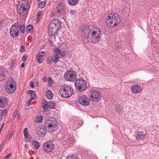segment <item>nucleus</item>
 I'll use <instances>...</instances> for the list:
<instances>
[{
	"mask_svg": "<svg viewBox=\"0 0 159 159\" xmlns=\"http://www.w3.org/2000/svg\"><path fill=\"white\" fill-rule=\"evenodd\" d=\"M76 11L75 10H70L69 11V13L71 15H74L75 14Z\"/></svg>",
	"mask_w": 159,
	"mask_h": 159,
	"instance_id": "obj_39",
	"label": "nucleus"
},
{
	"mask_svg": "<svg viewBox=\"0 0 159 159\" xmlns=\"http://www.w3.org/2000/svg\"><path fill=\"white\" fill-rule=\"evenodd\" d=\"M30 8V5L28 1H22L20 2L18 4L17 11L19 14L21 16H23L29 12Z\"/></svg>",
	"mask_w": 159,
	"mask_h": 159,
	"instance_id": "obj_3",
	"label": "nucleus"
},
{
	"mask_svg": "<svg viewBox=\"0 0 159 159\" xmlns=\"http://www.w3.org/2000/svg\"><path fill=\"white\" fill-rule=\"evenodd\" d=\"M44 151L47 152H51L54 148V144L52 142L48 141L45 142L43 145Z\"/></svg>",
	"mask_w": 159,
	"mask_h": 159,
	"instance_id": "obj_12",
	"label": "nucleus"
},
{
	"mask_svg": "<svg viewBox=\"0 0 159 159\" xmlns=\"http://www.w3.org/2000/svg\"><path fill=\"white\" fill-rule=\"evenodd\" d=\"M135 136L136 140L139 141L145 139L146 134L144 132L137 131L135 132Z\"/></svg>",
	"mask_w": 159,
	"mask_h": 159,
	"instance_id": "obj_18",
	"label": "nucleus"
},
{
	"mask_svg": "<svg viewBox=\"0 0 159 159\" xmlns=\"http://www.w3.org/2000/svg\"><path fill=\"white\" fill-rule=\"evenodd\" d=\"M47 80V78L46 76H44L42 78V80L43 82H46Z\"/></svg>",
	"mask_w": 159,
	"mask_h": 159,
	"instance_id": "obj_47",
	"label": "nucleus"
},
{
	"mask_svg": "<svg viewBox=\"0 0 159 159\" xmlns=\"http://www.w3.org/2000/svg\"><path fill=\"white\" fill-rule=\"evenodd\" d=\"M90 30H91V29H90L89 27V26L87 27L84 26L82 29V32L84 34H85L87 33L88 34Z\"/></svg>",
	"mask_w": 159,
	"mask_h": 159,
	"instance_id": "obj_27",
	"label": "nucleus"
},
{
	"mask_svg": "<svg viewBox=\"0 0 159 159\" xmlns=\"http://www.w3.org/2000/svg\"><path fill=\"white\" fill-rule=\"evenodd\" d=\"M14 134V131H11L10 133V134L7 137V138L8 139H10L12 137V136Z\"/></svg>",
	"mask_w": 159,
	"mask_h": 159,
	"instance_id": "obj_35",
	"label": "nucleus"
},
{
	"mask_svg": "<svg viewBox=\"0 0 159 159\" xmlns=\"http://www.w3.org/2000/svg\"><path fill=\"white\" fill-rule=\"evenodd\" d=\"M18 114V112L17 111H15L13 114V117L15 118V117Z\"/></svg>",
	"mask_w": 159,
	"mask_h": 159,
	"instance_id": "obj_43",
	"label": "nucleus"
},
{
	"mask_svg": "<svg viewBox=\"0 0 159 159\" xmlns=\"http://www.w3.org/2000/svg\"><path fill=\"white\" fill-rule=\"evenodd\" d=\"M1 149H0V151H1Z\"/></svg>",
	"mask_w": 159,
	"mask_h": 159,
	"instance_id": "obj_56",
	"label": "nucleus"
},
{
	"mask_svg": "<svg viewBox=\"0 0 159 159\" xmlns=\"http://www.w3.org/2000/svg\"><path fill=\"white\" fill-rule=\"evenodd\" d=\"M90 100L93 102H95L101 99V95L97 91L92 90L90 93Z\"/></svg>",
	"mask_w": 159,
	"mask_h": 159,
	"instance_id": "obj_11",
	"label": "nucleus"
},
{
	"mask_svg": "<svg viewBox=\"0 0 159 159\" xmlns=\"http://www.w3.org/2000/svg\"><path fill=\"white\" fill-rule=\"evenodd\" d=\"M73 90L70 86L64 85L61 87L59 90L61 96L64 98H68L71 97L73 93Z\"/></svg>",
	"mask_w": 159,
	"mask_h": 159,
	"instance_id": "obj_6",
	"label": "nucleus"
},
{
	"mask_svg": "<svg viewBox=\"0 0 159 159\" xmlns=\"http://www.w3.org/2000/svg\"><path fill=\"white\" fill-rule=\"evenodd\" d=\"M66 159H78L76 156L72 155H69L66 156Z\"/></svg>",
	"mask_w": 159,
	"mask_h": 159,
	"instance_id": "obj_33",
	"label": "nucleus"
},
{
	"mask_svg": "<svg viewBox=\"0 0 159 159\" xmlns=\"http://www.w3.org/2000/svg\"><path fill=\"white\" fill-rule=\"evenodd\" d=\"M48 80H49V84H50V81H51V82H52V79L51 78H49V79H48Z\"/></svg>",
	"mask_w": 159,
	"mask_h": 159,
	"instance_id": "obj_50",
	"label": "nucleus"
},
{
	"mask_svg": "<svg viewBox=\"0 0 159 159\" xmlns=\"http://www.w3.org/2000/svg\"><path fill=\"white\" fill-rule=\"evenodd\" d=\"M11 154L10 153L7 154L5 157V159H8L11 156Z\"/></svg>",
	"mask_w": 159,
	"mask_h": 159,
	"instance_id": "obj_45",
	"label": "nucleus"
},
{
	"mask_svg": "<svg viewBox=\"0 0 159 159\" xmlns=\"http://www.w3.org/2000/svg\"><path fill=\"white\" fill-rule=\"evenodd\" d=\"M28 129L27 128H25L24 129V130L23 133L24 135L28 134V133L27 131Z\"/></svg>",
	"mask_w": 159,
	"mask_h": 159,
	"instance_id": "obj_40",
	"label": "nucleus"
},
{
	"mask_svg": "<svg viewBox=\"0 0 159 159\" xmlns=\"http://www.w3.org/2000/svg\"><path fill=\"white\" fill-rule=\"evenodd\" d=\"M44 125L46 128H48L50 132L53 133L57 126V121L54 118H49L47 120Z\"/></svg>",
	"mask_w": 159,
	"mask_h": 159,
	"instance_id": "obj_7",
	"label": "nucleus"
},
{
	"mask_svg": "<svg viewBox=\"0 0 159 159\" xmlns=\"http://www.w3.org/2000/svg\"><path fill=\"white\" fill-rule=\"evenodd\" d=\"M46 3L47 2L46 0L39 3L38 5L39 7L40 8H43L45 6Z\"/></svg>",
	"mask_w": 159,
	"mask_h": 159,
	"instance_id": "obj_31",
	"label": "nucleus"
},
{
	"mask_svg": "<svg viewBox=\"0 0 159 159\" xmlns=\"http://www.w3.org/2000/svg\"><path fill=\"white\" fill-rule=\"evenodd\" d=\"M25 148H27V145L26 144H25Z\"/></svg>",
	"mask_w": 159,
	"mask_h": 159,
	"instance_id": "obj_55",
	"label": "nucleus"
},
{
	"mask_svg": "<svg viewBox=\"0 0 159 159\" xmlns=\"http://www.w3.org/2000/svg\"><path fill=\"white\" fill-rule=\"evenodd\" d=\"M33 98H30V100H29V101L30 102H31L32 101V100H33Z\"/></svg>",
	"mask_w": 159,
	"mask_h": 159,
	"instance_id": "obj_54",
	"label": "nucleus"
},
{
	"mask_svg": "<svg viewBox=\"0 0 159 159\" xmlns=\"http://www.w3.org/2000/svg\"><path fill=\"white\" fill-rule=\"evenodd\" d=\"M24 63H23L21 65V67L22 68L24 67Z\"/></svg>",
	"mask_w": 159,
	"mask_h": 159,
	"instance_id": "obj_53",
	"label": "nucleus"
},
{
	"mask_svg": "<svg viewBox=\"0 0 159 159\" xmlns=\"http://www.w3.org/2000/svg\"><path fill=\"white\" fill-rule=\"evenodd\" d=\"M42 11H39V12H38L37 15H36V16H40L42 14Z\"/></svg>",
	"mask_w": 159,
	"mask_h": 159,
	"instance_id": "obj_41",
	"label": "nucleus"
},
{
	"mask_svg": "<svg viewBox=\"0 0 159 159\" xmlns=\"http://www.w3.org/2000/svg\"><path fill=\"white\" fill-rule=\"evenodd\" d=\"M57 12L60 15L64 13L66 10L65 5L63 3L58 4L56 6Z\"/></svg>",
	"mask_w": 159,
	"mask_h": 159,
	"instance_id": "obj_17",
	"label": "nucleus"
},
{
	"mask_svg": "<svg viewBox=\"0 0 159 159\" xmlns=\"http://www.w3.org/2000/svg\"><path fill=\"white\" fill-rule=\"evenodd\" d=\"M76 74L73 70H68L65 73L64 76L68 81H74L75 80Z\"/></svg>",
	"mask_w": 159,
	"mask_h": 159,
	"instance_id": "obj_10",
	"label": "nucleus"
},
{
	"mask_svg": "<svg viewBox=\"0 0 159 159\" xmlns=\"http://www.w3.org/2000/svg\"><path fill=\"white\" fill-rule=\"evenodd\" d=\"M120 21V18L118 15L116 13L109 14L105 19L106 25L110 27H114L116 26Z\"/></svg>",
	"mask_w": 159,
	"mask_h": 159,
	"instance_id": "obj_2",
	"label": "nucleus"
},
{
	"mask_svg": "<svg viewBox=\"0 0 159 159\" xmlns=\"http://www.w3.org/2000/svg\"><path fill=\"white\" fill-rule=\"evenodd\" d=\"M90 101V100L85 95L81 96L79 99V103L84 106H88L89 104Z\"/></svg>",
	"mask_w": 159,
	"mask_h": 159,
	"instance_id": "obj_15",
	"label": "nucleus"
},
{
	"mask_svg": "<svg viewBox=\"0 0 159 159\" xmlns=\"http://www.w3.org/2000/svg\"><path fill=\"white\" fill-rule=\"evenodd\" d=\"M30 102L29 101L27 104V107H29L30 105Z\"/></svg>",
	"mask_w": 159,
	"mask_h": 159,
	"instance_id": "obj_52",
	"label": "nucleus"
},
{
	"mask_svg": "<svg viewBox=\"0 0 159 159\" xmlns=\"http://www.w3.org/2000/svg\"><path fill=\"white\" fill-rule=\"evenodd\" d=\"M76 89L79 92L84 90L87 87L86 81L82 78L77 79L75 82Z\"/></svg>",
	"mask_w": 159,
	"mask_h": 159,
	"instance_id": "obj_8",
	"label": "nucleus"
},
{
	"mask_svg": "<svg viewBox=\"0 0 159 159\" xmlns=\"http://www.w3.org/2000/svg\"><path fill=\"white\" fill-rule=\"evenodd\" d=\"M48 104L49 108L53 109L54 108L55 106V103L54 102L50 101L49 102H48Z\"/></svg>",
	"mask_w": 159,
	"mask_h": 159,
	"instance_id": "obj_30",
	"label": "nucleus"
},
{
	"mask_svg": "<svg viewBox=\"0 0 159 159\" xmlns=\"http://www.w3.org/2000/svg\"><path fill=\"white\" fill-rule=\"evenodd\" d=\"M33 26L31 25H29L26 27V31L30 33L33 32Z\"/></svg>",
	"mask_w": 159,
	"mask_h": 159,
	"instance_id": "obj_28",
	"label": "nucleus"
},
{
	"mask_svg": "<svg viewBox=\"0 0 159 159\" xmlns=\"http://www.w3.org/2000/svg\"><path fill=\"white\" fill-rule=\"evenodd\" d=\"M36 84L37 86H38L39 84V81H37L36 82Z\"/></svg>",
	"mask_w": 159,
	"mask_h": 159,
	"instance_id": "obj_49",
	"label": "nucleus"
},
{
	"mask_svg": "<svg viewBox=\"0 0 159 159\" xmlns=\"http://www.w3.org/2000/svg\"><path fill=\"white\" fill-rule=\"evenodd\" d=\"M55 54H57L58 56L60 57V56L64 57L65 54L64 52H61V50L57 48H56L55 50L54 51Z\"/></svg>",
	"mask_w": 159,
	"mask_h": 159,
	"instance_id": "obj_22",
	"label": "nucleus"
},
{
	"mask_svg": "<svg viewBox=\"0 0 159 159\" xmlns=\"http://www.w3.org/2000/svg\"><path fill=\"white\" fill-rule=\"evenodd\" d=\"M4 145V143L2 144V143L0 145V149H2L3 147V146Z\"/></svg>",
	"mask_w": 159,
	"mask_h": 159,
	"instance_id": "obj_48",
	"label": "nucleus"
},
{
	"mask_svg": "<svg viewBox=\"0 0 159 159\" xmlns=\"http://www.w3.org/2000/svg\"><path fill=\"white\" fill-rule=\"evenodd\" d=\"M132 92L134 93H140L142 90L141 86L139 85L134 84L131 87Z\"/></svg>",
	"mask_w": 159,
	"mask_h": 159,
	"instance_id": "obj_19",
	"label": "nucleus"
},
{
	"mask_svg": "<svg viewBox=\"0 0 159 159\" xmlns=\"http://www.w3.org/2000/svg\"><path fill=\"white\" fill-rule=\"evenodd\" d=\"M5 70L3 67L0 66V77L5 78L6 75L5 74Z\"/></svg>",
	"mask_w": 159,
	"mask_h": 159,
	"instance_id": "obj_25",
	"label": "nucleus"
},
{
	"mask_svg": "<svg viewBox=\"0 0 159 159\" xmlns=\"http://www.w3.org/2000/svg\"><path fill=\"white\" fill-rule=\"evenodd\" d=\"M32 144L33 147L36 149H38L40 146L39 143L36 141H33L32 142Z\"/></svg>",
	"mask_w": 159,
	"mask_h": 159,
	"instance_id": "obj_29",
	"label": "nucleus"
},
{
	"mask_svg": "<svg viewBox=\"0 0 159 159\" xmlns=\"http://www.w3.org/2000/svg\"><path fill=\"white\" fill-rule=\"evenodd\" d=\"M61 21L58 19H56L51 21L49 25L48 29L50 31L48 33L49 35L52 37H53L54 39H55V36L54 35L53 32L58 30L61 26Z\"/></svg>",
	"mask_w": 159,
	"mask_h": 159,
	"instance_id": "obj_5",
	"label": "nucleus"
},
{
	"mask_svg": "<svg viewBox=\"0 0 159 159\" xmlns=\"http://www.w3.org/2000/svg\"><path fill=\"white\" fill-rule=\"evenodd\" d=\"M48 102H47V103H45L43 104V107L44 110L46 111L47 110L48 108Z\"/></svg>",
	"mask_w": 159,
	"mask_h": 159,
	"instance_id": "obj_36",
	"label": "nucleus"
},
{
	"mask_svg": "<svg viewBox=\"0 0 159 159\" xmlns=\"http://www.w3.org/2000/svg\"><path fill=\"white\" fill-rule=\"evenodd\" d=\"M36 20L38 21H39L40 20L39 16H36Z\"/></svg>",
	"mask_w": 159,
	"mask_h": 159,
	"instance_id": "obj_51",
	"label": "nucleus"
},
{
	"mask_svg": "<svg viewBox=\"0 0 159 159\" xmlns=\"http://www.w3.org/2000/svg\"><path fill=\"white\" fill-rule=\"evenodd\" d=\"M79 0H68L69 4L71 6L76 5L78 2Z\"/></svg>",
	"mask_w": 159,
	"mask_h": 159,
	"instance_id": "obj_26",
	"label": "nucleus"
},
{
	"mask_svg": "<svg viewBox=\"0 0 159 159\" xmlns=\"http://www.w3.org/2000/svg\"><path fill=\"white\" fill-rule=\"evenodd\" d=\"M20 50L21 52H24L25 51V49L24 46L22 45L21 46Z\"/></svg>",
	"mask_w": 159,
	"mask_h": 159,
	"instance_id": "obj_42",
	"label": "nucleus"
},
{
	"mask_svg": "<svg viewBox=\"0 0 159 159\" xmlns=\"http://www.w3.org/2000/svg\"><path fill=\"white\" fill-rule=\"evenodd\" d=\"M60 57L58 56L57 54H54L52 56H49L47 59V63L49 65L52 64V62L56 64L59 61Z\"/></svg>",
	"mask_w": 159,
	"mask_h": 159,
	"instance_id": "obj_13",
	"label": "nucleus"
},
{
	"mask_svg": "<svg viewBox=\"0 0 159 159\" xmlns=\"http://www.w3.org/2000/svg\"><path fill=\"white\" fill-rule=\"evenodd\" d=\"M30 86L32 88H34V84L33 82H31L30 83Z\"/></svg>",
	"mask_w": 159,
	"mask_h": 159,
	"instance_id": "obj_46",
	"label": "nucleus"
},
{
	"mask_svg": "<svg viewBox=\"0 0 159 159\" xmlns=\"http://www.w3.org/2000/svg\"><path fill=\"white\" fill-rule=\"evenodd\" d=\"M24 135L25 136V138L27 139V141L29 142H30V135L29 134H26V135L25 134V135Z\"/></svg>",
	"mask_w": 159,
	"mask_h": 159,
	"instance_id": "obj_37",
	"label": "nucleus"
},
{
	"mask_svg": "<svg viewBox=\"0 0 159 159\" xmlns=\"http://www.w3.org/2000/svg\"><path fill=\"white\" fill-rule=\"evenodd\" d=\"M27 92L28 93H30V94L31 98L33 99H35L36 98V94L34 91L31 90H28Z\"/></svg>",
	"mask_w": 159,
	"mask_h": 159,
	"instance_id": "obj_24",
	"label": "nucleus"
},
{
	"mask_svg": "<svg viewBox=\"0 0 159 159\" xmlns=\"http://www.w3.org/2000/svg\"><path fill=\"white\" fill-rule=\"evenodd\" d=\"M25 25H20L19 23H15L12 25L10 29L11 36L13 38L18 36L19 30L23 33L25 31Z\"/></svg>",
	"mask_w": 159,
	"mask_h": 159,
	"instance_id": "obj_4",
	"label": "nucleus"
},
{
	"mask_svg": "<svg viewBox=\"0 0 159 159\" xmlns=\"http://www.w3.org/2000/svg\"><path fill=\"white\" fill-rule=\"evenodd\" d=\"M46 96L48 99H51L52 98L53 95L52 92L50 90H48L46 92Z\"/></svg>",
	"mask_w": 159,
	"mask_h": 159,
	"instance_id": "obj_23",
	"label": "nucleus"
},
{
	"mask_svg": "<svg viewBox=\"0 0 159 159\" xmlns=\"http://www.w3.org/2000/svg\"><path fill=\"white\" fill-rule=\"evenodd\" d=\"M7 110L6 109H3L2 110L1 112V115L2 116H5L7 114Z\"/></svg>",
	"mask_w": 159,
	"mask_h": 159,
	"instance_id": "obj_38",
	"label": "nucleus"
},
{
	"mask_svg": "<svg viewBox=\"0 0 159 159\" xmlns=\"http://www.w3.org/2000/svg\"><path fill=\"white\" fill-rule=\"evenodd\" d=\"M74 142L75 140L72 135H67L66 136V137L64 138L63 143L64 145L70 146L72 145Z\"/></svg>",
	"mask_w": 159,
	"mask_h": 159,
	"instance_id": "obj_14",
	"label": "nucleus"
},
{
	"mask_svg": "<svg viewBox=\"0 0 159 159\" xmlns=\"http://www.w3.org/2000/svg\"><path fill=\"white\" fill-rule=\"evenodd\" d=\"M116 109L118 110V113L122 112L123 111V107L121 106H120L119 107H116Z\"/></svg>",
	"mask_w": 159,
	"mask_h": 159,
	"instance_id": "obj_34",
	"label": "nucleus"
},
{
	"mask_svg": "<svg viewBox=\"0 0 159 159\" xmlns=\"http://www.w3.org/2000/svg\"><path fill=\"white\" fill-rule=\"evenodd\" d=\"M45 52L43 51H41L36 56V59L37 61L39 63L42 62V58L43 57L44 54H45Z\"/></svg>",
	"mask_w": 159,
	"mask_h": 159,
	"instance_id": "obj_21",
	"label": "nucleus"
},
{
	"mask_svg": "<svg viewBox=\"0 0 159 159\" xmlns=\"http://www.w3.org/2000/svg\"><path fill=\"white\" fill-rule=\"evenodd\" d=\"M102 32L99 28L91 29L87 34V38L93 43H97L101 40Z\"/></svg>",
	"mask_w": 159,
	"mask_h": 159,
	"instance_id": "obj_1",
	"label": "nucleus"
},
{
	"mask_svg": "<svg viewBox=\"0 0 159 159\" xmlns=\"http://www.w3.org/2000/svg\"><path fill=\"white\" fill-rule=\"evenodd\" d=\"M27 59V56H24L23 57L22 60L23 61H26Z\"/></svg>",
	"mask_w": 159,
	"mask_h": 159,
	"instance_id": "obj_44",
	"label": "nucleus"
},
{
	"mask_svg": "<svg viewBox=\"0 0 159 159\" xmlns=\"http://www.w3.org/2000/svg\"><path fill=\"white\" fill-rule=\"evenodd\" d=\"M7 99L4 97H0V107L4 108L7 104Z\"/></svg>",
	"mask_w": 159,
	"mask_h": 159,
	"instance_id": "obj_20",
	"label": "nucleus"
},
{
	"mask_svg": "<svg viewBox=\"0 0 159 159\" xmlns=\"http://www.w3.org/2000/svg\"><path fill=\"white\" fill-rule=\"evenodd\" d=\"M46 133V129L45 126L40 125L37 127V131L36 134L39 136H41L42 135L44 136Z\"/></svg>",
	"mask_w": 159,
	"mask_h": 159,
	"instance_id": "obj_16",
	"label": "nucleus"
},
{
	"mask_svg": "<svg viewBox=\"0 0 159 159\" xmlns=\"http://www.w3.org/2000/svg\"><path fill=\"white\" fill-rule=\"evenodd\" d=\"M16 84L14 80L12 79L7 80L5 90L8 93H13L16 89Z\"/></svg>",
	"mask_w": 159,
	"mask_h": 159,
	"instance_id": "obj_9",
	"label": "nucleus"
},
{
	"mask_svg": "<svg viewBox=\"0 0 159 159\" xmlns=\"http://www.w3.org/2000/svg\"><path fill=\"white\" fill-rule=\"evenodd\" d=\"M43 119V116H39L36 117V119L35 120L36 122H42Z\"/></svg>",
	"mask_w": 159,
	"mask_h": 159,
	"instance_id": "obj_32",
	"label": "nucleus"
}]
</instances>
